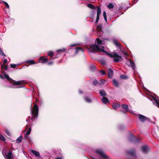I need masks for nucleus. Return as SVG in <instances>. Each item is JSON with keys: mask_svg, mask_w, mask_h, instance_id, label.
Segmentation results:
<instances>
[{"mask_svg": "<svg viewBox=\"0 0 159 159\" xmlns=\"http://www.w3.org/2000/svg\"><path fill=\"white\" fill-rule=\"evenodd\" d=\"M54 55V53L52 51H50L48 52V55L51 57H53Z\"/></svg>", "mask_w": 159, "mask_h": 159, "instance_id": "obj_30", "label": "nucleus"}, {"mask_svg": "<svg viewBox=\"0 0 159 159\" xmlns=\"http://www.w3.org/2000/svg\"><path fill=\"white\" fill-rule=\"evenodd\" d=\"M0 139H5L3 135L0 134Z\"/></svg>", "mask_w": 159, "mask_h": 159, "instance_id": "obj_43", "label": "nucleus"}, {"mask_svg": "<svg viewBox=\"0 0 159 159\" xmlns=\"http://www.w3.org/2000/svg\"><path fill=\"white\" fill-rule=\"evenodd\" d=\"M0 78L2 79H3L4 78L3 76L1 75H0Z\"/></svg>", "mask_w": 159, "mask_h": 159, "instance_id": "obj_50", "label": "nucleus"}, {"mask_svg": "<svg viewBox=\"0 0 159 159\" xmlns=\"http://www.w3.org/2000/svg\"><path fill=\"white\" fill-rule=\"evenodd\" d=\"M3 140V141H4V142H5L6 140H4V139H3V140Z\"/></svg>", "mask_w": 159, "mask_h": 159, "instance_id": "obj_58", "label": "nucleus"}, {"mask_svg": "<svg viewBox=\"0 0 159 159\" xmlns=\"http://www.w3.org/2000/svg\"><path fill=\"white\" fill-rule=\"evenodd\" d=\"M130 142H132L133 143H134L135 142V140H137L138 142H139V140L137 139V140H130Z\"/></svg>", "mask_w": 159, "mask_h": 159, "instance_id": "obj_46", "label": "nucleus"}, {"mask_svg": "<svg viewBox=\"0 0 159 159\" xmlns=\"http://www.w3.org/2000/svg\"><path fill=\"white\" fill-rule=\"evenodd\" d=\"M53 62L52 61H51L50 62H48V65H51L53 64Z\"/></svg>", "mask_w": 159, "mask_h": 159, "instance_id": "obj_48", "label": "nucleus"}, {"mask_svg": "<svg viewBox=\"0 0 159 159\" xmlns=\"http://www.w3.org/2000/svg\"><path fill=\"white\" fill-rule=\"evenodd\" d=\"M125 153L127 155H129L131 157H136V151L134 149H131L129 150L125 151Z\"/></svg>", "mask_w": 159, "mask_h": 159, "instance_id": "obj_5", "label": "nucleus"}, {"mask_svg": "<svg viewBox=\"0 0 159 159\" xmlns=\"http://www.w3.org/2000/svg\"><path fill=\"white\" fill-rule=\"evenodd\" d=\"M10 66L11 68H15L16 67V65L15 64H10Z\"/></svg>", "mask_w": 159, "mask_h": 159, "instance_id": "obj_40", "label": "nucleus"}, {"mask_svg": "<svg viewBox=\"0 0 159 159\" xmlns=\"http://www.w3.org/2000/svg\"><path fill=\"white\" fill-rule=\"evenodd\" d=\"M122 108L126 111H129V107L128 105L125 104H122L121 105Z\"/></svg>", "mask_w": 159, "mask_h": 159, "instance_id": "obj_18", "label": "nucleus"}, {"mask_svg": "<svg viewBox=\"0 0 159 159\" xmlns=\"http://www.w3.org/2000/svg\"><path fill=\"white\" fill-rule=\"evenodd\" d=\"M27 126H28V125H26V129H27Z\"/></svg>", "mask_w": 159, "mask_h": 159, "instance_id": "obj_59", "label": "nucleus"}, {"mask_svg": "<svg viewBox=\"0 0 159 159\" xmlns=\"http://www.w3.org/2000/svg\"><path fill=\"white\" fill-rule=\"evenodd\" d=\"M156 97V98L153 97V99L156 103L157 107L159 108V97Z\"/></svg>", "mask_w": 159, "mask_h": 159, "instance_id": "obj_20", "label": "nucleus"}, {"mask_svg": "<svg viewBox=\"0 0 159 159\" xmlns=\"http://www.w3.org/2000/svg\"><path fill=\"white\" fill-rule=\"evenodd\" d=\"M103 16L104 18L107 17L106 13L105 11L103 12Z\"/></svg>", "mask_w": 159, "mask_h": 159, "instance_id": "obj_44", "label": "nucleus"}, {"mask_svg": "<svg viewBox=\"0 0 159 159\" xmlns=\"http://www.w3.org/2000/svg\"><path fill=\"white\" fill-rule=\"evenodd\" d=\"M85 101L87 102L91 103L92 102L91 100L88 97H85L84 98Z\"/></svg>", "mask_w": 159, "mask_h": 159, "instance_id": "obj_25", "label": "nucleus"}, {"mask_svg": "<svg viewBox=\"0 0 159 159\" xmlns=\"http://www.w3.org/2000/svg\"><path fill=\"white\" fill-rule=\"evenodd\" d=\"M139 120L142 122L144 123L146 121H148L149 122H150L151 121L149 119L142 115H139Z\"/></svg>", "mask_w": 159, "mask_h": 159, "instance_id": "obj_7", "label": "nucleus"}, {"mask_svg": "<svg viewBox=\"0 0 159 159\" xmlns=\"http://www.w3.org/2000/svg\"><path fill=\"white\" fill-rule=\"evenodd\" d=\"M106 54L110 57L113 58V61L116 63L119 62L120 60L122 59V57L119 55L116 52H114L113 54H111L107 52L106 53Z\"/></svg>", "mask_w": 159, "mask_h": 159, "instance_id": "obj_2", "label": "nucleus"}, {"mask_svg": "<svg viewBox=\"0 0 159 159\" xmlns=\"http://www.w3.org/2000/svg\"><path fill=\"white\" fill-rule=\"evenodd\" d=\"M107 7L109 8H113L114 7V5L113 4L111 3L108 4Z\"/></svg>", "mask_w": 159, "mask_h": 159, "instance_id": "obj_36", "label": "nucleus"}, {"mask_svg": "<svg viewBox=\"0 0 159 159\" xmlns=\"http://www.w3.org/2000/svg\"><path fill=\"white\" fill-rule=\"evenodd\" d=\"M105 21L106 22H107V17L104 18Z\"/></svg>", "mask_w": 159, "mask_h": 159, "instance_id": "obj_53", "label": "nucleus"}, {"mask_svg": "<svg viewBox=\"0 0 159 159\" xmlns=\"http://www.w3.org/2000/svg\"><path fill=\"white\" fill-rule=\"evenodd\" d=\"M102 26L101 24L98 25L97 28V30L98 32H99L102 31Z\"/></svg>", "mask_w": 159, "mask_h": 159, "instance_id": "obj_29", "label": "nucleus"}, {"mask_svg": "<svg viewBox=\"0 0 159 159\" xmlns=\"http://www.w3.org/2000/svg\"><path fill=\"white\" fill-rule=\"evenodd\" d=\"M78 45H79L77 43H73V44H70V46L71 47H74L75 46H78Z\"/></svg>", "mask_w": 159, "mask_h": 159, "instance_id": "obj_39", "label": "nucleus"}, {"mask_svg": "<svg viewBox=\"0 0 159 159\" xmlns=\"http://www.w3.org/2000/svg\"><path fill=\"white\" fill-rule=\"evenodd\" d=\"M87 7L91 9H95V8L96 7H95V6H94L92 4H87Z\"/></svg>", "mask_w": 159, "mask_h": 159, "instance_id": "obj_26", "label": "nucleus"}, {"mask_svg": "<svg viewBox=\"0 0 159 159\" xmlns=\"http://www.w3.org/2000/svg\"><path fill=\"white\" fill-rule=\"evenodd\" d=\"M102 102L105 104L109 102V100L108 98L105 97H103L101 99Z\"/></svg>", "mask_w": 159, "mask_h": 159, "instance_id": "obj_19", "label": "nucleus"}, {"mask_svg": "<svg viewBox=\"0 0 159 159\" xmlns=\"http://www.w3.org/2000/svg\"><path fill=\"white\" fill-rule=\"evenodd\" d=\"M7 59H5L3 61V64H5L7 63Z\"/></svg>", "mask_w": 159, "mask_h": 159, "instance_id": "obj_47", "label": "nucleus"}, {"mask_svg": "<svg viewBox=\"0 0 159 159\" xmlns=\"http://www.w3.org/2000/svg\"><path fill=\"white\" fill-rule=\"evenodd\" d=\"M129 139H137L135 136L132 134H130L129 137Z\"/></svg>", "mask_w": 159, "mask_h": 159, "instance_id": "obj_24", "label": "nucleus"}, {"mask_svg": "<svg viewBox=\"0 0 159 159\" xmlns=\"http://www.w3.org/2000/svg\"><path fill=\"white\" fill-rule=\"evenodd\" d=\"M22 136L21 135L17 139H22Z\"/></svg>", "mask_w": 159, "mask_h": 159, "instance_id": "obj_49", "label": "nucleus"}, {"mask_svg": "<svg viewBox=\"0 0 159 159\" xmlns=\"http://www.w3.org/2000/svg\"><path fill=\"white\" fill-rule=\"evenodd\" d=\"M56 159H62V158L61 157H57Z\"/></svg>", "mask_w": 159, "mask_h": 159, "instance_id": "obj_56", "label": "nucleus"}, {"mask_svg": "<svg viewBox=\"0 0 159 159\" xmlns=\"http://www.w3.org/2000/svg\"><path fill=\"white\" fill-rule=\"evenodd\" d=\"M39 107L36 104H34L33 107L32 114L33 116L31 118V120H34V118H36L38 116Z\"/></svg>", "mask_w": 159, "mask_h": 159, "instance_id": "obj_4", "label": "nucleus"}, {"mask_svg": "<svg viewBox=\"0 0 159 159\" xmlns=\"http://www.w3.org/2000/svg\"><path fill=\"white\" fill-rule=\"evenodd\" d=\"M113 82L115 86L117 87H119V84L116 80L114 79L113 80Z\"/></svg>", "mask_w": 159, "mask_h": 159, "instance_id": "obj_28", "label": "nucleus"}, {"mask_svg": "<svg viewBox=\"0 0 159 159\" xmlns=\"http://www.w3.org/2000/svg\"><path fill=\"white\" fill-rule=\"evenodd\" d=\"M30 152L37 157H39L40 156L39 152L36 150H32Z\"/></svg>", "mask_w": 159, "mask_h": 159, "instance_id": "obj_15", "label": "nucleus"}, {"mask_svg": "<svg viewBox=\"0 0 159 159\" xmlns=\"http://www.w3.org/2000/svg\"><path fill=\"white\" fill-rule=\"evenodd\" d=\"M8 66L7 65H2V69H4L5 70H7L8 69Z\"/></svg>", "mask_w": 159, "mask_h": 159, "instance_id": "obj_31", "label": "nucleus"}, {"mask_svg": "<svg viewBox=\"0 0 159 159\" xmlns=\"http://www.w3.org/2000/svg\"><path fill=\"white\" fill-rule=\"evenodd\" d=\"M97 17H96V19L95 21L96 23H97L99 20V17H100V15L101 14V8L100 7H97Z\"/></svg>", "mask_w": 159, "mask_h": 159, "instance_id": "obj_8", "label": "nucleus"}, {"mask_svg": "<svg viewBox=\"0 0 159 159\" xmlns=\"http://www.w3.org/2000/svg\"><path fill=\"white\" fill-rule=\"evenodd\" d=\"M121 112H123L124 113H125L127 111H125L122 110L120 111Z\"/></svg>", "mask_w": 159, "mask_h": 159, "instance_id": "obj_52", "label": "nucleus"}, {"mask_svg": "<svg viewBox=\"0 0 159 159\" xmlns=\"http://www.w3.org/2000/svg\"><path fill=\"white\" fill-rule=\"evenodd\" d=\"M31 127H30L27 131V132H26V134H25V138L26 139V136L27 135H29L30 133V132H31Z\"/></svg>", "mask_w": 159, "mask_h": 159, "instance_id": "obj_27", "label": "nucleus"}, {"mask_svg": "<svg viewBox=\"0 0 159 159\" xmlns=\"http://www.w3.org/2000/svg\"><path fill=\"white\" fill-rule=\"evenodd\" d=\"M100 72L103 75H105L106 73L105 71L104 70H100Z\"/></svg>", "mask_w": 159, "mask_h": 159, "instance_id": "obj_41", "label": "nucleus"}, {"mask_svg": "<svg viewBox=\"0 0 159 159\" xmlns=\"http://www.w3.org/2000/svg\"><path fill=\"white\" fill-rule=\"evenodd\" d=\"M75 49L76 50V51L75 52L76 53H77L80 50L82 52L83 51V50L82 49V48L81 47H76L75 48Z\"/></svg>", "mask_w": 159, "mask_h": 159, "instance_id": "obj_23", "label": "nucleus"}, {"mask_svg": "<svg viewBox=\"0 0 159 159\" xmlns=\"http://www.w3.org/2000/svg\"><path fill=\"white\" fill-rule=\"evenodd\" d=\"M129 64L132 67V69L134 70L135 68V65L134 63L131 60H129Z\"/></svg>", "mask_w": 159, "mask_h": 159, "instance_id": "obj_13", "label": "nucleus"}, {"mask_svg": "<svg viewBox=\"0 0 159 159\" xmlns=\"http://www.w3.org/2000/svg\"><path fill=\"white\" fill-rule=\"evenodd\" d=\"M66 50L64 48H63L62 49H58L57 50V51L58 52H64L66 51Z\"/></svg>", "mask_w": 159, "mask_h": 159, "instance_id": "obj_37", "label": "nucleus"}, {"mask_svg": "<svg viewBox=\"0 0 159 159\" xmlns=\"http://www.w3.org/2000/svg\"><path fill=\"white\" fill-rule=\"evenodd\" d=\"M27 121H29V119H28V120H27Z\"/></svg>", "mask_w": 159, "mask_h": 159, "instance_id": "obj_60", "label": "nucleus"}, {"mask_svg": "<svg viewBox=\"0 0 159 159\" xmlns=\"http://www.w3.org/2000/svg\"><path fill=\"white\" fill-rule=\"evenodd\" d=\"M138 0H134V3L135 4L137 3L138 2Z\"/></svg>", "mask_w": 159, "mask_h": 159, "instance_id": "obj_51", "label": "nucleus"}, {"mask_svg": "<svg viewBox=\"0 0 159 159\" xmlns=\"http://www.w3.org/2000/svg\"><path fill=\"white\" fill-rule=\"evenodd\" d=\"M100 81L101 82L99 83V84L100 85L104 84L105 82V80L103 79H101L100 80Z\"/></svg>", "mask_w": 159, "mask_h": 159, "instance_id": "obj_35", "label": "nucleus"}, {"mask_svg": "<svg viewBox=\"0 0 159 159\" xmlns=\"http://www.w3.org/2000/svg\"><path fill=\"white\" fill-rule=\"evenodd\" d=\"M97 43L98 44H101L102 43V40H101L99 38H97L96 39Z\"/></svg>", "mask_w": 159, "mask_h": 159, "instance_id": "obj_34", "label": "nucleus"}, {"mask_svg": "<svg viewBox=\"0 0 159 159\" xmlns=\"http://www.w3.org/2000/svg\"><path fill=\"white\" fill-rule=\"evenodd\" d=\"M113 43L117 47L120 48L121 45L120 43L116 40L115 39L113 41Z\"/></svg>", "mask_w": 159, "mask_h": 159, "instance_id": "obj_12", "label": "nucleus"}, {"mask_svg": "<svg viewBox=\"0 0 159 159\" xmlns=\"http://www.w3.org/2000/svg\"><path fill=\"white\" fill-rule=\"evenodd\" d=\"M22 140H16V143H19L22 142Z\"/></svg>", "mask_w": 159, "mask_h": 159, "instance_id": "obj_45", "label": "nucleus"}, {"mask_svg": "<svg viewBox=\"0 0 159 159\" xmlns=\"http://www.w3.org/2000/svg\"><path fill=\"white\" fill-rule=\"evenodd\" d=\"M6 156L8 159H13V158L11 151H10Z\"/></svg>", "mask_w": 159, "mask_h": 159, "instance_id": "obj_16", "label": "nucleus"}, {"mask_svg": "<svg viewBox=\"0 0 159 159\" xmlns=\"http://www.w3.org/2000/svg\"><path fill=\"white\" fill-rule=\"evenodd\" d=\"M120 78L123 79H126L128 78V77L125 75H120Z\"/></svg>", "mask_w": 159, "mask_h": 159, "instance_id": "obj_33", "label": "nucleus"}, {"mask_svg": "<svg viewBox=\"0 0 159 159\" xmlns=\"http://www.w3.org/2000/svg\"><path fill=\"white\" fill-rule=\"evenodd\" d=\"M96 67L94 65H92L90 67V69L91 71H94L95 70Z\"/></svg>", "mask_w": 159, "mask_h": 159, "instance_id": "obj_32", "label": "nucleus"}, {"mask_svg": "<svg viewBox=\"0 0 159 159\" xmlns=\"http://www.w3.org/2000/svg\"><path fill=\"white\" fill-rule=\"evenodd\" d=\"M3 3L5 5L6 7L7 8H9V5H8V4L5 2H3Z\"/></svg>", "mask_w": 159, "mask_h": 159, "instance_id": "obj_42", "label": "nucleus"}, {"mask_svg": "<svg viewBox=\"0 0 159 159\" xmlns=\"http://www.w3.org/2000/svg\"><path fill=\"white\" fill-rule=\"evenodd\" d=\"M4 132L9 137H11V136L12 134L11 132L7 129H5Z\"/></svg>", "mask_w": 159, "mask_h": 159, "instance_id": "obj_14", "label": "nucleus"}, {"mask_svg": "<svg viewBox=\"0 0 159 159\" xmlns=\"http://www.w3.org/2000/svg\"><path fill=\"white\" fill-rule=\"evenodd\" d=\"M99 83L96 80H94L93 82V84L94 86H95L97 84H99Z\"/></svg>", "mask_w": 159, "mask_h": 159, "instance_id": "obj_38", "label": "nucleus"}, {"mask_svg": "<svg viewBox=\"0 0 159 159\" xmlns=\"http://www.w3.org/2000/svg\"><path fill=\"white\" fill-rule=\"evenodd\" d=\"M102 64L103 65L105 64V62L104 61H102Z\"/></svg>", "mask_w": 159, "mask_h": 159, "instance_id": "obj_54", "label": "nucleus"}, {"mask_svg": "<svg viewBox=\"0 0 159 159\" xmlns=\"http://www.w3.org/2000/svg\"><path fill=\"white\" fill-rule=\"evenodd\" d=\"M120 105L118 103H114L113 104L112 106L114 109L116 110L117 108L120 107Z\"/></svg>", "mask_w": 159, "mask_h": 159, "instance_id": "obj_22", "label": "nucleus"}, {"mask_svg": "<svg viewBox=\"0 0 159 159\" xmlns=\"http://www.w3.org/2000/svg\"><path fill=\"white\" fill-rule=\"evenodd\" d=\"M90 49L94 53L98 51L104 52L107 53V52L105 51L103 49L100 48L99 46L97 45H93L90 46Z\"/></svg>", "mask_w": 159, "mask_h": 159, "instance_id": "obj_3", "label": "nucleus"}, {"mask_svg": "<svg viewBox=\"0 0 159 159\" xmlns=\"http://www.w3.org/2000/svg\"><path fill=\"white\" fill-rule=\"evenodd\" d=\"M79 93H83V92L82 91H80V90L79 91Z\"/></svg>", "mask_w": 159, "mask_h": 159, "instance_id": "obj_55", "label": "nucleus"}, {"mask_svg": "<svg viewBox=\"0 0 159 159\" xmlns=\"http://www.w3.org/2000/svg\"><path fill=\"white\" fill-rule=\"evenodd\" d=\"M141 149L142 151L145 153H147L148 150H150L149 148L147 145H144L141 147Z\"/></svg>", "mask_w": 159, "mask_h": 159, "instance_id": "obj_9", "label": "nucleus"}, {"mask_svg": "<svg viewBox=\"0 0 159 159\" xmlns=\"http://www.w3.org/2000/svg\"><path fill=\"white\" fill-rule=\"evenodd\" d=\"M97 153L99 154L103 159H107L108 157L105 152L101 150H97L96 151Z\"/></svg>", "mask_w": 159, "mask_h": 159, "instance_id": "obj_6", "label": "nucleus"}, {"mask_svg": "<svg viewBox=\"0 0 159 159\" xmlns=\"http://www.w3.org/2000/svg\"><path fill=\"white\" fill-rule=\"evenodd\" d=\"M108 75L109 78H111L113 75V71L112 70L111 68L108 69L107 71Z\"/></svg>", "mask_w": 159, "mask_h": 159, "instance_id": "obj_10", "label": "nucleus"}, {"mask_svg": "<svg viewBox=\"0 0 159 159\" xmlns=\"http://www.w3.org/2000/svg\"><path fill=\"white\" fill-rule=\"evenodd\" d=\"M99 93L101 96H102L103 97L107 95L106 93L104 90H100Z\"/></svg>", "mask_w": 159, "mask_h": 159, "instance_id": "obj_17", "label": "nucleus"}, {"mask_svg": "<svg viewBox=\"0 0 159 159\" xmlns=\"http://www.w3.org/2000/svg\"><path fill=\"white\" fill-rule=\"evenodd\" d=\"M4 76L5 78L7 79V80L10 81L11 83L14 85H17V88H21L23 87L25 84V83L24 82L21 81H16L12 80L10 78L9 75H7L4 74Z\"/></svg>", "mask_w": 159, "mask_h": 159, "instance_id": "obj_1", "label": "nucleus"}, {"mask_svg": "<svg viewBox=\"0 0 159 159\" xmlns=\"http://www.w3.org/2000/svg\"><path fill=\"white\" fill-rule=\"evenodd\" d=\"M152 124H156V122H152Z\"/></svg>", "mask_w": 159, "mask_h": 159, "instance_id": "obj_57", "label": "nucleus"}, {"mask_svg": "<svg viewBox=\"0 0 159 159\" xmlns=\"http://www.w3.org/2000/svg\"><path fill=\"white\" fill-rule=\"evenodd\" d=\"M48 59L44 57H41L39 59V61L40 62L45 63L47 62Z\"/></svg>", "mask_w": 159, "mask_h": 159, "instance_id": "obj_11", "label": "nucleus"}, {"mask_svg": "<svg viewBox=\"0 0 159 159\" xmlns=\"http://www.w3.org/2000/svg\"><path fill=\"white\" fill-rule=\"evenodd\" d=\"M26 63L29 64L30 65L36 64V62L33 60H27L26 61Z\"/></svg>", "mask_w": 159, "mask_h": 159, "instance_id": "obj_21", "label": "nucleus"}]
</instances>
